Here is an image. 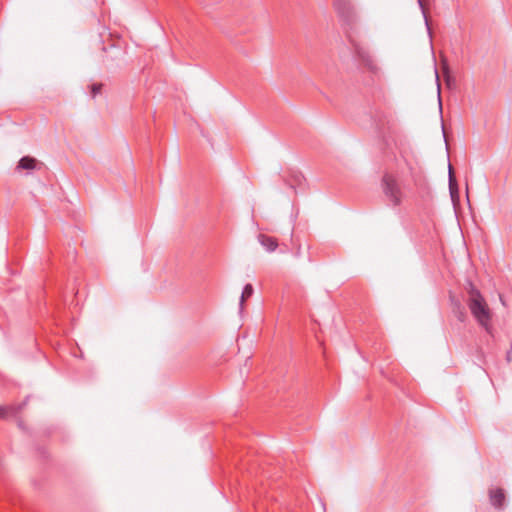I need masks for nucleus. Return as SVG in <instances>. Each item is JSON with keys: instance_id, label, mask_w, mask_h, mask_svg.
I'll list each match as a JSON object with an SVG mask.
<instances>
[{"instance_id": "11", "label": "nucleus", "mask_w": 512, "mask_h": 512, "mask_svg": "<svg viewBox=\"0 0 512 512\" xmlns=\"http://www.w3.org/2000/svg\"><path fill=\"white\" fill-rule=\"evenodd\" d=\"M385 119H386V115L382 112L381 113L376 112L374 114V121L379 129H382V127L384 126Z\"/></svg>"}, {"instance_id": "8", "label": "nucleus", "mask_w": 512, "mask_h": 512, "mask_svg": "<svg viewBox=\"0 0 512 512\" xmlns=\"http://www.w3.org/2000/svg\"><path fill=\"white\" fill-rule=\"evenodd\" d=\"M22 406H0V418L7 419L9 417L15 416L20 410Z\"/></svg>"}, {"instance_id": "13", "label": "nucleus", "mask_w": 512, "mask_h": 512, "mask_svg": "<svg viewBox=\"0 0 512 512\" xmlns=\"http://www.w3.org/2000/svg\"><path fill=\"white\" fill-rule=\"evenodd\" d=\"M101 89H102V84H93L91 86L92 97H95L96 95H98L101 92Z\"/></svg>"}, {"instance_id": "12", "label": "nucleus", "mask_w": 512, "mask_h": 512, "mask_svg": "<svg viewBox=\"0 0 512 512\" xmlns=\"http://www.w3.org/2000/svg\"><path fill=\"white\" fill-rule=\"evenodd\" d=\"M443 74H444L445 81H446L447 85L450 86L452 78L449 74V67L447 64H444V66H443Z\"/></svg>"}, {"instance_id": "7", "label": "nucleus", "mask_w": 512, "mask_h": 512, "mask_svg": "<svg viewBox=\"0 0 512 512\" xmlns=\"http://www.w3.org/2000/svg\"><path fill=\"white\" fill-rule=\"evenodd\" d=\"M36 159L30 156L22 157L17 165V169L33 170L36 168Z\"/></svg>"}, {"instance_id": "16", "label": "nucleus", "mask_w": 512, "mask_h": 512, "mask_svg": "<svg viewBox=\"0 0 512 512\" xmlns=\"http://www.w3.org/2000/svg\"><path fill=\"white\" fill-rule=\"evenodd\" d=\"M507 359L510 360V351L507 352Z\"/></svg>"}, {"instance_id": "14", "label": "nucleus", "mask_w": 512, "mask_h": 512, "mask_svg": "<svg viewBox=\"0 0 512 512\" xmlns=\"http://www.w3.org/2000/svg\"><path fill=\"white\" fill-rule=\"evenodd\" d=\"M418 4H419V6H420V8L422 10V13H423V16H424V19H425V23H426L427 29L430 30L429 23H428V18H427L426 12H425L424 4H423V0H418Z\"/></svg>"}, {"instance_id": "9", "label": "nucleus", "mask_w": 512, "mask_h": 512, "mask_svg": "<svg viewBox=\"0 0 512 512\" xmlns=\"http://www.w3.org/2000/svg\"><path fill=\"white\" fill-rule=\"evenodd\" d=\"M253 292H254V289H253V286L251 284H246L244 286L242 294H241V297H240V303H239L240 311H242L243 308H244L245 300L247 298H250L252 296Z\"/></svg>"}, {"instance_id": "5", "label": "nucleus", "mask_w": 512, "mask_h": 512, "mask_svg": "<svg viewBox=\"0 0 512 512\" xmlns=\"http://www.w3.org/2000/svg\"><path fill=\"white\" fill-rule=\"evenodd\" d=\"M258 241L268 252H273L278 247V242L275 238L264 234H259Z\"/></svg>"}, {"instance_id": "4", "label": "nucleus", "mask_w": 512, "mask_h": 512, "mask_svg": "<svg viewBox=\"0 0 512 512\" xmlns=\"http://www.w3.org/2000/svg\"><path fill=\"white\" fill-rule=\"evenodd\" d=\"M304 180L305 179L303 174L296 170H291L289 175L284 178L286 184L289 185L292 189H295L296 186H301Z\"/></svg>"}, {"instance_id": "10", "label": "nucleus", "mask_w": 512, "mask_h": 512, "mask_svg": "<svg viewBox=\"0 0 512 512\" xmlns=\"http://www.w3.org/2000/svg\"><path fill=\"white\" fill-rule=\"evenodd\" d=\"M449 189L451 197L454 198V195L457 194V183L451 165H449Z\"/></svg>"}, {"instance_id": "2", "label": "nucleus", "mask_w": 512, "mask_h": 512, "mask_svg": "<svg viewBox=\"0 0 512 512\" xmlns=\"http://www.w3.org/2000/svg\"><path fill=\"white\" fill-rule=\"evenodd\" d=\"M467 292V304L471 314L479 323V325L488 331L491 320V312L485 299L471 282L468 283Z\"/></svg>"}, {"instance_id": "6", "label": "nucleus", "mask_w": 512, "mask_h": 512, "mask_svg": "<svg viewBox=\"0 0 512 512\" xmlns=\"http://www.w3.org/2000/svg\"><path fill=\"white\" fill-rule=\"evenodd\" d=\"M505 501V495L502 489L490 491V502L496 508H501Z\"/></svg>"}, {"instance_id": "1", "label": "nucleus", "mask_w": 512, "mask_h": 512, "mask_svg": "<svg viewBox=\"0 0 512 512\" xmlns=\"http://www.w3.org/2000/svg\"><path fill=\"white\" fill-rule=\"evenodd\" d=\"M333 7L343 22L345 37L357 62L376 73L378 65L370 50L357 39L359 15L351 0H333Z\"/></svg>"}, {"instance_id": "3", "label": "nucleus", "mask_w": 512, "mask_h": 512, "mask_svg": "<svg viewBox=\"0 0 512 512\" xmlns=\"http://www.w3.org/2000/svg\"><path fill=\"white\" fill-rule=\"evenodd\" d=\"M382 186L385 196L390 202L397 206L401 202V191L395 178L386 174L382 179Z\"/></svg>"}, {"instance_id": "15", "label": "nucleus", "mask_w": 512, "mask_h": 512, "mask_svg": "<svg viewBox=\"0 0 512 512\" xmlns=\"http://www.w3.org/2000/svg\"><path fill=\"white\" fill-rule=\"evenodd\" d=\"M435 74H436V79H437V81H439V75H438L437 70L435 71Z\"/></svg>"}]
</instances>
